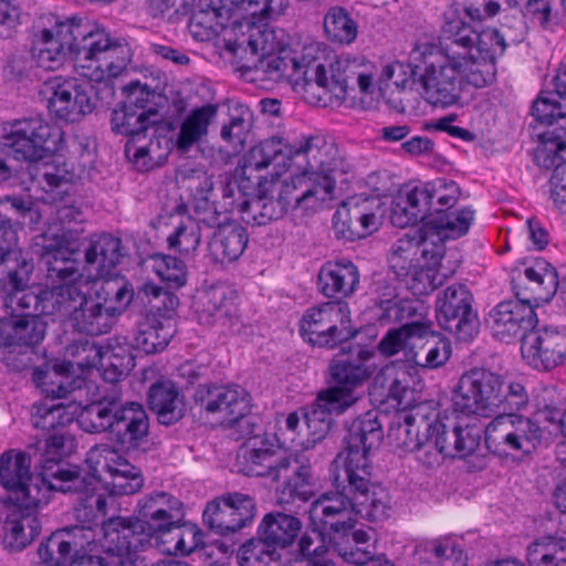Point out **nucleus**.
Masks as SVG:
<instances>
[{
	"label": "nucleus",
	"instance_id": "4d7b16f0",
	"mask_svg": "<svg viewBox=\"0 0 566 566\" xmlns=\"http://www.w3.org/2000/svg\"><path fill=\"white\" fill-rule=\"evenodd\" d=\"M328 139L324 135H308L295 140L287 150L290 166L295 167L306 178L313 165H317V158Z\"/></svg>",
	"mask_w": 566,
	"mask_h": 566
},
{
	"label": "nucleus",
	"instance_id": "412c9836",
	"mask_svg": "<svg viewBox=\"0 0 566 566\" xmlns=\"http://www.w3.org/2000/svg\"><path fill=\"white\" fill-rule=\"evenodd\" d=\"M0 266L3 268L0 276V294L6 293L10 304L11 295L20 286L31 281L34 263L31 258L18 247V234L10 220H0Z\"/></svg>",
	"mask_w": 566,
	"mask_h": 566
},
{
	"label": "nucleus",
	"instance_id": "37998d69",
	"mask_svg": "<svg viewBox=\"0 0 566 566\" xmlns=\"http://www.w3.org/2000/svg\"><path fill=\"white\" fill-rule=\"evenodd\" d=\"M147 402L161 424H174L185 416L184 397L171 380H158L153 384L147 392Z\"/></svg>",
	"mask_w": 566,
	"mask_h": 566
},
{
	"label": "nucleus",
	"instance_id": "6e6d98bb",
	"mask_svg": "<svg viewBox=\"0 0 566 566\" xmlns=\"http://www.w3.org/2000/svg\"><path fill=\"white\" fill-rule=\"evenodd\" d=\"M417 234L412 239L417 255L419 254L423 260L424 270L429 272L431 269L439 266L442 256L446 253L444 240L448 239L442 231H439L433 226L427 224L417 230Z\"/></svg>",
	"mask_w": 566,
	"mask_h": 566
},
{
	"label": "nucleus",
	"instance_id": "6e6552de",
	"mask_svg": "<svg viewBox=\"0 0 566 566\" xmlns=\"http://www.w3.org/2000/svg\"><path fill=\"white\" fill-rule=\"evenodd\" d=\"M62 130L40 117L7 123L0 132V151L17 163H38L51 157Z\"/></svg>",
	"mask_w": 566,
	"mask_h": 566
},
{
	"label": "nucleus",
	"instance_id": "a211bd4d",
	"mask_svg": "<svg viewBox=\"0 0 566 566\" xmlns=\"http://www.w3.org/2000/svg\"><path fill=\"white\" fill-rule=\"evenodd\" d=\"M384 432L378 417L375 412L368 411L354 419L347 427L345 451L338 453L333 465L338 469L345 467L355 472L371 478V465L368 454L373 449L380 446Z\"/></svg>",
	"mask_w": 566,
	"mask_h": 566
},
{
	"label": "nucleus",
	"instance_id": "09e8293b",
	"mask_svg": "<svg viewBox=\"0 0 566 566\" xmlns=\"http://www.w3.org/2000/svg\"><path fill=\"white\" fill-rule=\"evenodd\" d=\"M73 365L70 361L45 364L32 373V380L48 397L65 398L73 391L71 374Z\"/></svg>",
	"mask_w": 566,
	"mask_h": 566
},
{
	"label": "nucleus",
	"instance_id": "5fc2aeb1",
	"mask_svg": "<svg viewBox=\"0 0 566 566\" xmlns=\"http://www.w3.org/2000/svg\"><path fill=\"white\" fill-rule=\"evenodd\" d=\"M416 352L410 350L407 359L417 366L424 368H438L442 366L450 357L451 346L440 335L430 333L428 325V334L420 342H417Z\"/></svg>",
	"mask_w": 566,
	"mask_h": 566
},
{
	"label": "nucleus",
	"instance_id": "69168bd1",
	"mask_svg": "<svg viewBox=\"0 0 566 566\" xmlns=\"http://www.w3.org/2000/svg\"><path fill=\"white\" fill-rule=\"evenodd\" d=\"M437 321L441 328L454 335L459 342H471L479 333L480 321L475 311H455L451 318L438 314Z\"/></svg>",
	"mask_w": 566,
	"mask_h": 566
},
{
	"label": "nucleus",
	"instance_id": "6ab92c4d",
	"mask_svg": "<svg viewBox=\"0 0 566 566\" xmlns=\"http://www.w3.org/2000/svg\"><path fill=\"white\" fill-rule=\"evenodd\" d=\"M484 434L489 448L503 447L504 450L530 454L543 442L545 429L534 418L510 412L494 417L485 427Z\"/></svg>",
	"mask_w": 566,
	"mask_h": 566
},
{
	"label": "nucleus",
	"instance_id": "a18cd8bd",
	"mask_svg": "<svg viewBox=\"0 0 566 566\" xmlns=\"http://www.w3.org/2000/svg\"><path fill=\"white\" fill-rule=\"evenodd\" d=\"M301 520L289 513L274 511L265 514L258 527V535L276 549L292 545L301 534Z\"/></svg>",
	"mask_w": 566,
	"mask_h": 566
},
{
	"label": "nucleus",
	"instance_id": "dca6fc26",
	"mask_svg": "<svg viewBox=\"0 0 566 566\" xmlns=\"http://www.w3.org/2000/svg\"><path fill=\"white\" fill-rule=\"evenodd\" d=\"M420 56L423 70L417 90L421 97L434 107L446 108L458 104L462 93V80L459 76L461 64L437 61L431 52H420L418 49L411 54L413 62Z\"/></svg>",
	"mask_w": 566,
	"mask_h": 566
},
{
	"label": "nucleus",
	"instance_id": "c85d7f7f",
	"mask_svg": "<svg viewBox=\"0 0 566 566\" xmlns=\"http://www.w3.org/2000/svg\"><path fill=\"white\" fill-rule=\"evenodd\" d=\"M484 429L476 424L453 426L449 428L439 418L437 411V421L430 428L431 440L434 447L444 457L465 458L472 454L480 446Z\"/></svg>",
	"mask_w": 566,
	"mask_h": 566
},
{
	"label": "nucleus",
	"instance_id": "f8f14e48",
	"mask_svg": "<svg viewBox=\"0 0 566 566\" xmlns=\"http://www.w3.org/2000/svg\"><path fill=\"white\" fill-rule=\"evenodd\" d=\"M358 64L347 57H339L329 63L328 67L312 64L305 72L307 81L312 85L317 84V94L313 99L324 107H339L355 91L354 83H357L361 93H369L373 87L370 75L358 72Z\"/></svg>",
	"mask_w": 566,
	"mask_h": 566
},
{
	"label": "nucleus",
	"instance_id": "2f4dec72",
	"mask_svg": "<svg viewBox=\"0 0 566 566\" xmlns=\"http://www.w3.org/2000/svg\"><path fill=\"white\" fill-rule=\"evenodd\" d=\"M368 200L343 203L334 213L333 229L339 240L355 241L376 231L380 218L367 207Z\"/></svg>",
	"mask_w": 566,
	"mask_h": 566
},
{
	"label": "nucleus",
	"instance_id": "0e129e2a",
	"mask_svg": "<svg viewBox=\"0 0 566 566\" xmlns=\"http://www.w3.org/2000/svg\"><path fill=\"white\" fill-rule=\"evenodd\" d=\"M279 557L277 549L260 535L243 543L237 553L240 566H272Z\"/></svg>",
	"mask_w": 566,
	"mask_h": 566
},
{
	"label": "nucleus",
	"instance_id": "aec40b11",
	"mask_svg": "<svg viewBox=\"0 0 566 566\" xmlns=\"http://www.w3.org/2000/svg\"><path fill=\"white\" fill-rule=\"evenodd\" d=\"M101 279L91 294L93 336L108 334L134 297V289L124 276Z\"/></svg>",
	"mask_w": 566,
	"mask_h": 566
},
{
	"label": "nucleus",
	"instance_id": "72a5a7b5",
	"mask_svg": "<svg viewBox=\"0 0 566 566\" xmlns=\"http://www.w3.org/2000/svg\"><path fill=\"white\" fill-rule=\"evenodd\" d=\"M176 332L172 318L147 313L136 323L130 346L147 355L156 354L167 347Z\"/></svg>",
	"mask_w": 566,
	"mask_h": 566
},
{
	"label": "nucleus",
	"instance_id": "ddd939ff",
	"mask_svg": "<svg viewBox=\"0 0 566 566\" xmlns=\"http://www.w3.org/2000/svg\"><path fill=\"white\" fill-rule=\"evenodd\" d=\"M300 333L313 346L335 348L356 335L349 327L347 306L339 302H325L303 314Z\"/></svg>",
	"mask_w": 566,
	"mask_h": 566
},
{
	"label": "nucleus",
	"instance_id": "c03bdc74",
	"mask_svg": "<svg viewBox=\"0 0 566 566\" xmlns=\"http://www.w3.org/2000/svg\"><path fill=\"white\" fill-rule=\"evenodd\" d=\"M248 241L247 230L242 226H219L208 244L209 256L216 263L233 262L242 255Z\"/></svg>",
	"mask_w": 566,
	"mask_h": 566
},
{
	"label": "nucleus",
	"instance_id": "4be33fe9",
	"mask_svg": "<svg viewBox=\"0 0 566 566\" xmlns=\"http://www.w3.org/2000/svg\"><path fill=\"white\" fill-rule=\"evenodd\" d=\"M255 516L254 500L243 493H229L210 501L203 511V523L216 534L237 533Z\"/></svg>",
	"mask_w": 566,
	"mask_h": 566
},
{
	"label": "nucleus",
	"instance_id": "7ed1b4c3",
	"mask_svg": "<svg viewBox=\"0 0 566 566\" xmlns=\"http://www.w3.org/2000/svg\"><path fill=\"white\" fill-rule=\"evenodd\" d=\"M80 428L91 434H108L115 449L130 452L147 442L149 417L144 406L124 400L119 386L103 389L77 415Z\"/></svg>",
	"mask_w": 566,
	"mask_h": 566
},
{
	"label": "nucleus",
	"instance_id": "f704fd0d",
	"mask_svg": "<svg viewBox=\"0 0 566 566\" xmlns=\"http://www.w3.org/2000/svg\"><path fill=\"white\" fill-rule=\"evenodd\" d=\"M109 122L113 133L134 139L148 137L151 132L158 133L163 126V116L120 102L113 109Z\"/></svg>",
	"mask_w": 566,
	"mask_h": 566
},
{
	"label": "nucleus",
	"instance_id": "13d9d810",
	"mask_svg": "<svg viewBox=\"0 0 566 566\" xmlns=\"http://www.w3.org/2000/svg\"><path fill=\"white\" fill-rule=\"evenodd\" d=\"M325 395L321 394L311 410L304 415L306 428L313 438V441H318L325 438L329 432L333 424L332 413H343L346 409L340 405L334 403Z\"/></svg>",
	"mask_w": 566,
	"mask_h": 566
},
{
	"label": "nucleus",
	"instance_id": "bb28decb",
	"mask_svg": "<svg viewBox=\"0 0 566 566\" xmlns=\"http://www.w3.org/2000/svg\"><path fill=\"white\" fill-rule=\"evenodd\" d=\"M350 168L337 145L328 139L317 158V165H313L306 177L311 184L304 190L308 192L312 202L319 205L333 199L337 179L347 175Z\"/></svg>",
	"mask_w": 566,
	"mask_h": 566
},
{
	"label": "nucleus",
	"instance_id": "2eb2a0df",
	"mask_svg": "<svg viewBox=\"0 0 566 566\" xmlns=\"http://www.w3.org/2000/svg\"><path fill=\"white\" fill-rule=\"evenodd\" d=\"M266 182L265 177H258L256 198L242 203L243 220L248 224L265 226L282 219L291 208L308 211L315 210L318 206L316 202H312V198L304 189L298 191L295 181L280 185L276 197L266 196V189L264 188Z\"/></svg>",
	"mask_w": 566,
	"mask_h": 566
},
{
	"label": "nucleus",
	"instance_id": "864d4df0",
	"mask_svg": "<svg viewBox=\"0 0 566 566\" xmlns=\"http://www.w3.org/2000/svg\"><path fill=\"white\" fill-rule=\"evenodd\" d=\"M427 334V323L422 321L405 323L399 328L389 329L378 343L377 349L381 355L391 357L407 347L412 350L418 346L417 342H420Z\"/></svg>",
	"mask_w": 566,
	"mask_h": 566
},
{
	"label": "nucleus",
	"instance_id": "0eeeda50",
	"mask_svg": "<svg viewBox=\"0 0 566 566\" xmlns=\"http://www.w3.org/2000/svg\"><path fill=\"white\" fill-rule=\"evenodd\" d=\"M13 304L19 308L39 310L44 315H66L73 331L94 337L91 294L83 292L75 282L48 289L29 281L28 293L15 298Z\"/></svg>",
	"mask_w": 566,
	"mask_h": 566
},
{
	"label": "nucleus",
	"instance_id": "774afa93",
	"mask_svg": "<svg viewBox=\"0 0 566 566\" xmlns=\"http://www.w3.org/2000/svg\"><path fill=\"white\" fill-rule=\"evenodd\" d=\"M324 30L332 41L340 44H349L357 36L355 21L340 7H334L328 10L324 18Z\"/></svg>",
	"mask_w": 566,
	"mask_h": 566
},
{
	"label": "nucleus",
	"instance_id": "603ef678",
	"mask_svg": "<svg viewBox=\"0 0 566 566\" xmlns=\"http://www.w3.org/2000/svg\"><path fill=\"white\" fill-rule=\"evenodd\" d=\"M542 142V148L536 153L537 160L543 157L545 167L555 166L551 178L553 187L566 188V140L555 132H545Z\"/></svg>",
	"mask_w": 566,
	"mask_h": 566
},
{
	"label": "nucleus",
	"instance_id": "cd10ccee",
	"mask_svg": "<svg viewBox=\"0 0 566 566\" xmlns=\"http://www.w3.org/2000/svg\"><path fill=\"white\" fill-rule=\"evenodd\" d=\"M105 538V548L127 557L130 562L139 565L134 555L137 551L151 545L153 538L147 533L138 517L114 516L102 523Z\"/></svg>",
	"mask_w": 566,
	"mask_h": 566
},
{
	"label": "nucleus",
	"instance_id": "a19ab883",
	"mask_svg": "<svg viewBox=\"0 0 566 566\" xmlns=\"http://www.w3.org/2000/svg\"><path fill=\"white\" fill-rule=\"evenodd\" d=\"M147 137H134L125 146L126 157L134 168L140 172H147L163 166L170 153L169 139L157 133H149Z\"/></svg>",
	"mask_w": 566,
	"mask_h": 566
},
{
	"label": "nucleus",
	"instance_id": "3c124183",
	"mask_svg": "<svg viewBox=\"0 0 566 566\" xmlns=\"http://www.w3.org/2000/svg\"><path fill=\"white\" fill-rule=\"evenodd\" d=\"M134 365V357L129 350L122 346L117 339H108L102 353V360L97 366L101 368L107 385L99 388L98 392L107 387L118 386L117 382L128 375Z\"/></svg>",
	"mask_w": 566,
	"mask_h": 566
},
{
	"label": "nucleus",
	"instance_id": "680f3d73",
	"mask_svg": "<svg viewBox=\"0 0 566 566\" xmlns=\"http://www.w3.org/2000/svg\"><path fill=\"white\" fill-rule=\"evenodd\" d=\"M473 219L474 212L469 208L459 211L436 209V217L430 218L427 224L442 231L448 239H457L468 233Z\"/></svg>",
	"mask_w": 566,
	"mask_h": 566
},
{
	"label": "nucleus",
	"instance_id": "58836bf2",
	"mask_svg": "<svg viewBox=\"0 0 566 566\" xmlns=\"http://www.w3.org/2000/svg\"><path fill=\"white\" fill-rule=\"evenodd\" d=\"M358 283V269L348 260L327 262L317 275L318 290L327 298L347 297L355 292Z\"/></svg>",
	"mask_w": 566,
	"mask_h": 566
},
{
	"label": "nucleus",
	"instance_id": "20e7f679",
	"mask_svg": "<svg viewBox=\"0 0 566 566\" xmlns=\"http://www.w3.org/2000/svg\"><path fill=\"white\" fill-rule=\"evenodd\" d=\"M333 486L334 491L322 494L312 504V520L331 525L328 518L342 516L347 512L371 522L389 516V495L385 489L371 483V478L353 469L339 467L335 468Z\"/></svg>",
	"mask_w": 566,
	"mask_h": 566
},
{
	"label": "nucleus",
	"instance_id": "7c9ffc66",
	"mask_svg": "<svg viewBox=\"0 0 566 566\" xmlns=\"http://www.w3.org/2000/svg\"><path fill=\"white\" fill-rule=\"evenodd\" d=\"M535 312L528 302L509 300L499 303L489 314V324L495 338L510 342L522 331L533 327Z\"/></svg>",
	"mask_w": 566,
	"mask_h": 566
},
{
	"label": "nucleus",
	"instance_id": "8fccbe9b",
	"mask_svg": "<svg viewBox=\"0 0 566 566\" xmlns=\"http://www.w3.org/2000/svg\"><path fill=\"white\" fill-rule=\"evenodd\" d=\"M218 105L207 104L193 109L180 125L176 147L188 151L208 134V127L218 114Z\"/></svg>",
	"mask_w": 566,
	"mask_h": 566
},
{
	"label": "nucleus",
	"instance_id": "49530a36",
	"mask_svg": "<svg viewBox=\"0 0 566 566\" xmlns=\"http://www.w3.org/2000/svg\"><path fill=\"white\" fill-rule=\"evenodd\" d=\"M413 240L399 241L389 258V268L398 279L411 276L413 283H422L423 287L419 289V293H424L428 292V289L433 290L436 285L431 282L429 271L424 270L419 259L416 258L417 250H415Z\"/></svg>",
	"mask_w": 566,
	"mask_h": 566
},
{
	"label": "nucleus",
	"instance_id": "39448f33",
	"mask_svg": "<svg viewBox=\"0 0 566 566\" xmlns=\"http://www.w3.org/2000/svg\"><path fill=\"white\" fill-rule=\"evenodd\" d=\"M29 283L11 295L14 298L28 293ZM6 316L0 318V360L14 371H22L33 364L32 348L45 337L48 324L39 310L17 307L10 304L6 293L0 294Z\"/></svg>",
	"mask_w": 566,
	"mask_h": 566
},
{
	"label": "nucleus",
	"instance_id": "f257e3e1",
	"mask_svg": "<svg viewBox=\"0 0 566 566\" xmlns=\"http://www.w3.org/2000/svg\"><path fill=\"white\" fill-rule=\"evenodd\" d=\"M193 401L200 411L220 423L229 427L247 426L242 434L247 440L242 467L244 474L269 478L272 482L282 481L279 497L281 503L295 500L307 502L314 496L311 465L283 449L268 448L266 441L255 432V424L245 419L251 409V398L243 387L235 384L199 385L195 390Z\"/></svg>",
	"mask_w": 566,
	"mask_h": 566
},
{
	"label": "nucleus",
	"instance_id": "de8ad7c7",
	"mask_svg": "<svg viewBox=\"0 0 566 566\" xmlns=\"http://www.w3.org/2000/svg\"><path fill=\"white\" fill-rule=\"evenodd\" d=\"M291 144L283 137L273 136L253 146L244 157L243 175L268 168L272 163L290 166Z\"/></svg>",
	"mask_w": 566,
	"mask_h": 566
},
{
	"label": "nucleus",
	"instance_id": "052dcab7",
	"mask_svg": "<svg viewBox=\"0 0 566 566\" xmlns=\"http://www.w3.org/2000/svg\"><path fill=\"white\" fill-rule=\"evenodd\" d=\"M416 551L431 555L443 566H467V556L461 545L451 536L423 541L417 545Z\"/></svg>",
	"mask_w": 566,
	"mask_h": 566
},
{
	"label": "nucleus",
	"instance_id": "4c0bfd02",
	"mask_svg": "<svg viewBox=\"0 0 566 566\" xmlns=\"http://www.w3.org/2000/svg\"><path fill=\"white\" fill-rule=\"evenodd\" d=\"M33 250L46 268V276L52 282H76L81 276L76 252L55 248L45 242V237L33 238Z\"/></svg>",
	"mask_w": 566,
	"mask_h": 566
},
{
	"label": "nucleus",
	"instance_id": "c756f323",
	"mask_svg": "<svg viewBox=\"0 0 566 566\" xmlns=\"http://www.w3.org/2000/svg\"><path fill=\"white\" fill-rule=\"evenodd\" d=\"M329 545L345 562L358 566L374 556L370 532L355 530L350 521L331 523Z\"/></svg>",
	"mask_w": 566,
	"mask_h": 566
},
{
	"label": "nucleus",
	"instance_id": "f03ea898",
	"mask_svg": "<svg viewBox=\"0 0 566 566\" xmlns=\"http://www.w3.org/2000/svg\"><path fill=\"white\" fill-rule=\"evenodd\" d=\"M43 28L34 33L33 56L40 67L55 70L72 61L76 69L117 77L127 67L129 50L112 40L104 30L93 29L77 17L42 18Z\"/></svg>",
	"mask_w": 566,
	"mask_h": 566
},
{
	"label": "nucleus",
	"instance_id": "b1692460",
	"mask_svg": "<svg viewBox=\"0 0 566 566\" xmlns=\"http://www.w3.org/2000/svg\"><path fill=\"white\" fill-rule=\"evenodd\" d=\"M521 353L533 368L553 369L566 358V333L555 327H532L522 336Z\"/></svg>",
	"mask_w": 566,
	"mask_h": 566
},
{
	"label": "nucleus",
	"instance_id": "e433bc0d",
	"mask_svg": "<svg viewBox=\"0 0 566 566\" xmlns=\"http://www.w3.org/2000/svg\"><path fill=\"white\" fill-rule=\"evenodd\" d=\"M444 39L440 43V53L443 61L451 64H461L465 67L469 57H472L478 41V30L462 19H453L446 23Z\"/></svg>",
	"mask_w": 566,
	"mask_h": 566
},
{
	"label": "nucleus",
	"instance_id": "bf43d9fd",
	"mask_svg": "<svg viewBox=\"0 0 566 566\" xmlns=\"http://www.w3.org/2000/svg\"><path fill=\"white\" fill-rule=\"evenodd\" d=\"M423 64L395 62L384 67L381 72V87L384 94L396 88L399 93L412 91L419 85L418 78L422 73Z\"/></svg>",
	"mask_w": 566,
	"mask_h": 566
},
{
	"label": "nucleus",
	"instance_id": "79ce46f5",
	"mask_svg": "<svg viewBox=\"0 0 566 566\" xmlns=\"http://www.w3.org/2000/svg\"><path fill=\"white\" fill-rule=\"evenodd\" d=\"M109 443H98L93 446L86 454V463L91 472H87L95 480L102 479L101 474L108 473L109 478L119 476H142V471L130 464L120 453Z\"/></svg>",
	"mask_w": 566,
	"mask_h": 566
},
{
	"label": "nucleus",
	"instance_id": "1a4fd4ad",
	"mask_svg": "<svg viewBox=\"0 0 566 566\" xmlns=\"http://www.w3.org/2000/svg\"><path fill=\"white\" fill-rule=\"evenodd\" d=\"M35 451L40 465L42 485L46 491L62 493H90L93 478L76 465H63L56 458L67 455L74 447V439L65 434H52L30 444Z\"/></svg>",
	"mask_w": 566,
	"mask_h": 566
},
{
	"label": "nucleus",
	"instance_id": "4468645a",
	"mask_svg": "<svg viewBox=\"0 0 566 566\" xmlns=\"http://www.w3.org/2000/svg\"><path fill=\"white\" fill-rule=\"evenodd\" d=\"M40 468L35 451L29 446L24 450L9 449L0 455V485L9 493V502L28 501L42 503L46 495L42 491L40 473L34 478L31 465Z\"/></svg>",
	"mask_w": 566,
	"mask_h": 566
},
{
	"label": "nucleus",
	"instance_id": "473e14b6",
	"mask_svg": "<svg viewBox=\"0 0 566 566\" xmlns=\"http://www.w3.org/2000/svg\"><path fill=\"white\" fill-rule=\"evenodd\" d=\"M11 503L13 509L4 523V543L14 551H21L40 535L41 523L36 513L41 503Z\"/></svg>",
	"mask_w": 566,
	"mask_h": 566
},
{
	"label": "nucleus",
	"instance_id": "a878e982",
	"mask_svg": "<svg viewBox=\"0 0 566 566\" xmlns=\"http://www.w3.org/2000/svg\"><path fill=\"white\" fill-rule=\"evenodd\" d=\"M94 542L88 526L75 525L53 532L38 548L39 566H63L71 559L87 555L86 547Z\"/></svg>",
	"mask_w": 566,
	"mask_h": 566
},
{
	"label": "nucleus",
	"instance_id": "5701e85b",
	"mask_svg": "<svg viewBox=\"0 0 566 566\" xmlns=\"http://www.w3.org/2000/svg\"><path fill=\"white\" fill-rule=\"evenodd\" d=\"M436 421L437 410L432 403L419 402L397 417L390 426L389 438L402 451H418L431 441L430 428Z\"/></svg>",
	"mask_w": 566,
	"mask_h": 566
},
{
	"label": "nucleus",
	"instance_id": "ea45409f",
	"mask_svg": "<svg viewBox=\"0 0 566 566\" xmlns=\"http://www.w3.org/2000/svg\"><path fill=\"white\" fill-rule=\"evenodd\" d=\"M123 256L122 240L112 234L103 233L93 239L85 249V270L91 277H105L120 263Z\"/></svg>",
	"mask_w": 566,
	"mask_h": 566
},
{
	"label": "nucleus",
	"instance_id": "c9c22d12",
	"mask_svg": "<svg viewBox=\"0 0 566 566\" xmlns=\"http://www.w3.org/2000/svg\"><path fill=\"white\" fill-rule=\"evenodd\" d=\"M444 39L440 43V53L443 61L451 64H461L465 67L469 57H472L478 41V30L462 19H453L446 23Z\"/></svg>",
	"mask_w": 566,
	"mask_h": 566
},
{
	"label": "nucleus",
	"instance_id": "423d86ee",
	"mask_svg": "<svg viewBox=\"0 0 566 566\" xmlns=\"http://www.w3.org/2000/svg\"><path fill=\"white\" fill-rule=\"evenodd\" d=\"M269 36L273 38L271 33L262 31H256L249 36L247 46L243 49L245 61L240 67L241 71L260 73L259 80L274 83L286 80L294 82L296 85H302V90L308 94L307 98L315 103L313 96L317 94V84L313 81L311 85L305 72L312 64L322 65V63L314 57H298L284 50L279 54H273L271 52L273 46L269 43Z\"/></svg>",
	"mask_w": 566,
	"mask_h": 566
},
{
	"label": "nucleus",
	"instance_id": "f3484780",
	"mask_svg": "<svg viewBox=\"0 0 566 566\" xmlns=\"http://www.w3.org/2000/svg\"><path fill=\"white\" fill-rule=\"evenodd\" d=\"M354 354L352 357L342 358L331 365V377L333 386L322 392L334 401V405H340L344 409H348L360 400L359 389L371 377L374 369L367 365L373 357L371 352L361 348L359 345L352 347L350 345L342 347ZM333 405V402H331Z\"/></svg>",
	"mask_w": 566,
	"mask_h": 566
},
{
	"label": "nucleus",
	"instance_id": "e2e57ef3",
	"mask_svg": "<svg viewBox=\"0 0 566 566\" xmlns=\"http://www.w3.org/2000/svg\"><path fill=\"white\" fill-rule=\"evenodd\" d=\"M125 101L123 103L137 106L149 113H159V108L165 107L167 98L163 95L160 87L157 85L150 87L142 84L139 81H133L123 86Z\"/></svg>",
	"mask_w": 566,
	"mask_h": 566
},
{
	"label": "nucleus",
	"instance_id": "393cba45",
	"mask_svg": "<svg viewBox=\"0 0 566 566\" xmlns=\"http://www.w3.org/2000/svg\"><path fill=\"white\" fill-rule=\"evenodd\" d=\"M49 97L50 113L64 122H80L85 115L95 109V102L88 96L87 85L74 77H55L45 84Z\"/></svg>",
	"mask_w": 566,
	"mask_h": 566
},
{
	"label": "nucleus",
	"instance_id": "338daca9",
	"mask_svg": "<svg viewBox=\"0 0 566 566\" xmlns=\"http://www.w3.org/2000/svg\"><path fill=\"white\" fill-rule=\"evenodd\" d=\"M527 560L531 566H566V541L548 538L533 543Z\"/></svg>",
	"mask_w": 566,
	"mask_h": 566
},
{
	"label": "nucleus",
	"instance_id": "9b49d317",
	"mask_svg": "<svg viewBox=\"0 0 566 566\" xmlns=\"http://www.w3.org/2000/svg\"><path fill=\"white\" fill-rule=\"evenodd\" d=\"M137 517L155 541L156 546L174 543L176 552L189 554L195 545H188L181 532L182 503L166 492L144 497L138 504Z\"/></svg>",
	"mask_w": 566,
	"mask_h": 566
},
{
	"label": "nucleus",
	"instance_id": "9d476101",
	"mask_svg": "<svg viewBox=\"0 0 566 566\" xmlns=\"http://www.w3.org/2000/svg\"><path fill=\"white\" fill-rule=\"evenodd\" d=\"M504 379L484 368L464 373L452 391V410L457 415L491 418L501 413Z\"/></svg>",
	"mask_w": 566,
	"mask_h": 566
}]
</instances>
